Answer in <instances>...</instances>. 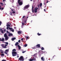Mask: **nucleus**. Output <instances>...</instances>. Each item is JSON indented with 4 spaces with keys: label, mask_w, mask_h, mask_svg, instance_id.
Masks as SVG:
<instances>
[{
    "label": "nucleus",
    "mask_w": 61,
    "mask_h": 61,
    "mask_svg": "<svg viewBox=\"0 0 61 61\" xmlns=\"http://www.w3.org/2000/svg\"><path fill=\"white\" fill-rule=\"evenodd\" d=\"M15 51H16V49H13L12 50V51H13L12 52V54L13 56H15L17 55V52Z\"/></svg>",
    "instance_id": "1"
},
{
    "label": "nucleus",
    "mask_w": 61,
    "mask_h": 61,
    "mask_svg": "<svg viewBox=\"0 0 61 61\" xmlns=\"http://www.w3.org/2000/svg\"><path fill=\"white\" fill-rule=\"evenodd\" d=\"M19 60L20 61H24V60H25V58H24L23 56H21L19 58Z\"/></svg>",
    "instance_id": "2"
},
{
    "label": "nucleus",
    "mask_w": 61,
    "mask_h": 61,
    "mask_svg": "<svg viewBox=\"0 0 61 61\" xmlns=\"http://www.w3.org/2000/svg\"><path fill=\"white\" fill-rule=\"evenodd\" d=\"M4 37H5V39L6 40H7L8 39V37L7 35L6 34H5Z\"/></svg>",
    "instance_id": "3"
},
{
    "label": "nucleus",
    "mask_w": 61,
    "mask_h": 61,
    "mask_svg": "<svg viewBox=\"0 0 61 61\" xmlns=\"http://www.w3.org/2000/svg\"><path fill=\"white\" fill-rule=\"evenodd\" d=\"M29 5H27L24 6V8L25 9H27L28 8H29Z\"/></svg>",
    "instance_id": "4"
},
{
    "label": "nucleus",
    "mask_w": 61,
    "mask_h": 61,
    "mask_svg": "<svg viewBox=\"0 0 61 61\" xmlns=\"http://www.w3.org/2000/svg\"><path fill=\"white\" fill-rule=\"evenodd\" d=\"M40 46H35L34 47H32L33 49H36V48H40Z\"/></svg>",
    "instance_id": "5"
},
{
    "label": "nucleus",
    "mask_w": 61,
    "mask_h": 61,
    "mask_svg": "<svg viewBox=\"0 0 61 61\" xmlns=\"http://www.w3.org/2000/svg\"><path fill=\"white\" fill-rule=\"evenodd\" d=\"M34 9V12L35 13H36L37 12V9H38V8H37V7H36Z\"/></svg>",
    "instance_id": "6"
},
{
    "label": "nucleus",
    "mask_w": 61,
    "mask_h": 61,
    "mask_svg": "<svg viewBox=\"0 0 61 61\" xmlns=\"http://www.w3.org/2000/svg\"><path fill=\"white\" fill-rule=\"evenodd\" d=\"M18 3L20 5H23V1H20Z\"/></svg>",
    "instance_id": "7"
},
{
    "label": "nucleus",
    "mask_w": 61,
    "mask_h": 61,
    "mask_svg": "<svg viewBox=\"0 0 61 61\" xmlns=\"http://www.w3.org/2000/svg\"><path fill=\"white\" fill-rule=\"evenodd\" d=\"M19 44V43L18 42H16L15 44V46H16L18 45L17 46H20L19 45H18Z\"/></svg>",
    "instance_id": "8"
},
{
    "label": "nucleus",
    "mask_w": 61,
    "mask_h": 61,
    "mask_svg": "<svg viewBox=\"0 0 61 61\" xmlns=\"http://www.w3.org/2000/svg\"><path fill=\"white\" fill-rule=\"evenodd\" d=\"M8 36H13V34L10 33H9Z\"/></svg>",
    "instance_id": "9"
},
{
    "label": "nucleus",
    "mask_w": 61,
    "mask_h": 61,
    "mask_svg": "<svg viewBox=\"0 0 61 61\" xmlns=\"http://www.w3.org/2000/svg\"><path fill=\"white\" fill-rule=\"evenodd\" d=\"M25 37L26 38V41H27V39H29V37L28 36H25Z\"/></svg>",
    "instance_id": "10"
},
{
    "label": "nucleus",
    "mask_w": 61,
    "mask_h": 61,
    "mask_svg": "<svg viewBox=\"0 0 61 61\" xmlns=\"http://www.w3.org/2000/svg\"><path fill=\"white\" fill-rule=\"evenodd\" d=\"M34 7L33 6H32V13H34L35 12V10H34Z\"/></svg>",
    "instance_id": "11"
},
{
    "label": "nucleus",
    "mask_w": 61,
    "mask_h": 61,
    "mask_svg": "<svg viewBox=\"0 0 61 61\" xmlns=\"http://www.w3.org/2000/svg\"><path fill=\"white\" fill-rule=\"evenodd\" d=\"M12 41H14V40L16 39V38L15 37H13L11 39Z\"/></svg>",
    "instance_id": "12"
},
{
    "label": "nucleus",
    "mask_w": 61,
    "mask_h": 61,
    "mask_svg": "<svg viewBox=\"0 0 61 61\" xmlns=\"http://www.w3.org/2000/svg\"><path fill=\"white\" fill-rule=\"evenodd\" d=\"M32 60L33 61H36V58H35V57H33L32 58Z\"/></svg>",
    "instance_id": "13"
},
{
    "label": "nucleus",
    "mask_w": 61,
    "mask_h": 61,
    "mask_svg": "<svg viewBox=\"0 0 61 61\" xmlns=\"http://www.w3.org/2000/svg\"><path fill=\"white\" fill-rule=\"evenodd\" d=\"M5 41V39L4 38H2V39L0 40V41Z\"/></svg>",
    "instance_id": "14"
},
{
    "label": "nucleus",
    "mask_w": 61,
    "mask_h": 61,
    "mask_svg": "<svg viewBox=\"0 0 61 61\" xmlns=\"http://www.w3.org/2000/svg\"><path fill=\"white\" fill-rule=\"evenodd\" d=\"M22 33V32L21 31H19L18 32V34H21Z\"/></svg>",
    "instance_id": "15"
},
{
    "label": "nucleus",
    "mask_w": 61,
    "mask_h": 61,
    "mask_svg": "<svg viewBox=\"0 0 61 61\" xmlns=\"http://www.w3.org/2000/svg\"><path fill=\"white\" fill-rule=\"evenodd\" d=\"M41 59L42 60V61H45V58H43V57H42L41 58Z\"/></svg>",
    "instance_id": "16"
},
{
    "label": "nucleus",
    "mask_w": 61,
    "mask_h": 61,
    "mask_svg": "<svg viewBox=\"0 0 61 61\" xmlns=\"http://www.w3.org/2000/svg\"><path fill=\"white\" fill-rule=\"evenodd\" d=\"M1 7H2L0 5V10H3L4 9V8H1Z\"/></svg>",
    "instance_id": "17"
},
{
    "label": "nucleus",
    "mask_w": 61,
    "mask_h": 61,
    "mask_svg": "<svg viewBox=\"0 0 61 61\" xmlns=\"http://www.w3.org/2000/svg\"><path fill=\"white\" fill-rule=\"evenodd\" d=\"M0 30L2 34H4V31H3V30H2V29H0Z\"/></svg>",
    "instance_id": "18"
},
{
    "label": "nucleus",
    "mask_w": 61,
    "mask_h": 61,
    "mask_svg": "<svg viewBox=\"0 0 61 61\" xmlns=\"http://www.w3.org/2000/svg\"><path fill=\"white\" fill-rule=\"evenodd\" d=\"M7 23V25H6V26H9V27H10V25H9V24L8 23Z\"/></svg>",
    "instance_id": "19"
},
{
    "label": "nucleus",
    "mask_w": 61,
    "mask_h": 61,
    "mask_svg": "<svg viewBox=\"0 0 61 61\" xmlns=\"http://www.w3.org/2000/svg\"><path fill=\"white\" fill-rule=\"evenodd\" d=\"M6 44L5 45V46H7V45H8V43L7 42H6L5 43Z\"/></svg>",
    "instance_id": "20"
},
{
    "label": "nucleus",
    "mask_w": 61,
    "mask_h": 61,
    "mask_svg": "<svg viewBox=\"0 0 61 61\" xmlns=\"http://www.w3.org/2000/svg\"><path fill=\"white\" fill-rule=\"evenodd\" d=\"M29 61H33V59H32L31 58H30V59H29Z\"/></svg>",
    "instance_id": "21"
},
{
    "label": "nucleus",
    "mask_w": 61,
    "mask_h": 61,
    "mask_svg": "<svg viewBox=\"0 0 61 61\" xmlns=\"http://www.w3.org/2000/svg\"><path fill=\"white\" fill-rule=\"evenodd\" d=\"M6 46H2V47L3 48H6Z\"/></svg>",
    "instance_id": "22"
},
{
    "label": "nucleus",
    "mask_w": 61,
    "mask_h": 61,
    "mask_svg": "<svg viewBox=\"0 0 61 61\" xmlns=\"http://www.w3.org/2000/svg\"><path fill=\"white\" fill-rule=\"evenodd\" d=\"M1 56H5V55H4V54L2 53L1 54Z\"/></svg>",
    "instance_id": "23"
},
{
    "label": "nucleus",
    "mask_w": 61,
    "mask_h": 61,
    "mask_svg": "<svg viewBox=\"0 0 61 61\" xmlns=\"http://www.w3.org/2000/svg\"><path fill=\"white\" fill-rule=\"evenodd\" d=\"M18 47L19 48L18 49H21V47H20V46H18Z\"/></svg>",
    "instance_id": "24"
},
{
    "label": "nucleus",
    "mask_w": 61,
    "mask_h": 61,
    "mask_svg": "<svg viewBox=\"0 0 61 61\" xmlns=\"http://www.w3.org/2000/svg\"><path fill=\"white\" fill-rule=\"evenodd\" d=\"M37 35H38V36H40V35H41V34H39V33H38L37 34Z\"/></svg>",
    "instance_id": "25"
},
{
    "label": "nucleus",
    "mask_w": 61,
    "mask_h": 61,
    "mask_svg": "<svg viewBox=\"0 0 61 61\" xmlns=\"http://www.w3.org/2000/svg\"><path fill=\"white\" fill-rule=\"evenodd\" d=\"M40 5L41 7L42 6V3H41Z\"/></svg>",
    "instance_id": "26"
},
{
    "label": "nucleus",
    "mask_w": 61,
    "mask_h": 61,
    "mask_svg": "<svg viewBox=\"0 0 61 61\" xmlns=\"http://www.w3.org/2000/svg\"><path fill=\"white\" fill-rule=\"evenodd\" d=\"M5 51L7 52H8L9 51V49L6 50H5Z\"/></svg>",
    "instance_id": "27"
},
{
    "label": "nucleus",
    "mask_w": 61,
    "mask_h": 61,
    "mask_svg": "<svg viewBox=\"0 0 61 61\" xmlns=\"http://www.w3.org/2000/svg\"><path fill=\"white\" fill-rule=\"evenodd\" d=\"M10 31L12 32H14V30L13 29L12 30H11Z\"/></svg>",
    "instance_id": "28"
},
{
    "label": "nucleus",
    "mask_w": 61,
    "mask_h": 61,
    "mask_svg": "<svg viewBox=\"0 0 61 61\" xmlns=\"http://www.w3.org/2000/svg\"><path fill=\"white\" fill-rule=\"evenodd\" d=\"M9 28L10 30H12V29H13L10 27H9Z\"/></svg>",
    "instance_id": "29"
},
{
    "label": "nucleus",
    "mask_w": 61,
    "mask_h": 61,
    "mask_svg": "<svg viewBox=\"0 0 61 61\" xmlns=\"http://www.w3.org/2000/svg\"><path fill=\"white\" fill-rule=\"evenodd\" d=\"M41 49L42 50H43L44 49V48L43 47H42Z\"/></svg>",
    "instance_id": "30"
},
{
    "label": "nucleus",
    "mask_w": 61,
    "mask_h": 61,
    "mask_svg": "<svg viewBox=\"0 0 61 61\" xmlns=\"http://www.w3.org/2000/svg\"><path fill=\"white\" fill-rule=\"evenodd\" d=\"M10 15H12V13L11 12H10Z\"/></svg>",
    "instance_id": "31"
},
{
    "label": "nucleus",
    "mask_w": 61,
    "mask_h": 61,
    "mask_svg": "<svg viewBox=\"0 0 61 61\" xmlns=\"http://www.w3.org/2000/svg\"><path fill=\"white\" fill-rule=\"evenodd\" d=\"M3 3H0V5H2L3 6Z\"/></svg>",
    "instance_id": "32"
},
{
    "label": "nucleus",
    "mask_w": 61,
    "mask_h": 61,
    "mask_svg": "<svg viewBox=\"0 0 61 61\" xmlns=\"http://www.w3.org/2000/svg\"><path fill=\"white\" fill-rule=\"evenodd\" d=\"M40 46V45L39 44H37L36 46Z\"/></svg>",
    "instance_id": "33"
},
{
    "label": "nucleus",
    "mask_w": 61,
    "mask_h": 61,
    "mask_svg": "<svg viewBox=\"0 0 61 61\" xmlns=\"http://www.w3.org/2000/svg\"><path fill=\"white\" fill-rule=\"evenodd\" d=\"M18 42L19 43H20V42H21V41L20 40H19L18 41Z\"/></svg>",
    "instance_id": "34"
},
{
    "label": "nucleus",
    "mask_w": 61,
    "mask_h": 61,
    "mask_svg": "<svg viewBox=\"0 0 61 61\" xmlns=\"http://www.w3.org/2000/svg\"><path fill=\"white\" fill-rule=\"evenodd\" d=\"M21 0H18V3H19V2H21L20 1Z\"/></svg>",
    "instance_id": "35"
},
{
    "label": "nucleus",
    "mask_w": 61,
    "mask_h": 61,
    "mask_svg": "<svg viewBox=\"0 0 61 61\" xmlns=\"http://www.w3.org/2000/svg\"><path fill=\"white\" fill-rule=\"evenodd\" d=\"M25 24V23L23 22L22 23V25H24Z\"/></svg>",
    "instance_id": "36"
},
{
    "label": "nucleus",
    "mask_w": 61,
    "mask_h": 61,
    "mask_svg": "<svg viewBox=\"0 0 61 61\" xmlns=\"http://www.w3.org/2000/svg\"><path fill=\"white\" fill-rule=\"evenodd\" d=\"M2 22H1L0 21V26L1 25V24H2Z\"/></svg>",
    "instance_id": "37"
},
{
    "label": "nucleus",
    "mask_w": 61,
    "mask_h": 61,
    "mask_svg": "<svg viewBox=\"0 0 61 61\" xmlns=\"http://www.w3.org/2000/svg\"><path fill=\"white\" fill-rule=\"evenodd\" d=\"M6 32L7 33H9V34L10 33L9 32H8V30L6 31Z\"/></svg>",
    "instance_id": "38"
},
{
    "label": "nucleus",
    "mask_w": 61,
    "mask_h": 61,
    "mask_svg": "<svg viewBox=\"0 0 61 61\" xmlns=\"http://www.w3.org/2000/svg\"><path fill=\"white\" fill-rule=\"evenodd\" d=\"M15 11H14L12 12V13H13V14H15Z\"/></svg>",
    "instance_id": "39"
},
{
    "label": "nucleus",
    "mask_w": 61,
    "mask_h": 61,
    "mask_svg": "<svg viewBox=\"0 0 61 61\" xmlns=\"http://www.w3.org/2000/svg\"><path fill=\"white\" fill-rule=\"evenodd\" d=\"M26 52V51H23L22 52V53H25Z\"/></svg>",
    "instance_id": "40"
},
{
    "label": "nucleus",
    "mask_w": 61,
    "mask_h": 61,
    "mask_svg": "<svg viewBox=\"0 0 61 61\" xmlns=\"http://www.w3.org/2000/svg\"><path fill=\"white\" fill-rule=\"evenodd\" d=\"M24 46H27V44H25V45H24Z\"/></svg>",
    "instance_id": "41"
},
{
    "label": "nucleus",
    "mask_w": 61,
    "mask_h": 61,
    "mask_svg": "<svg viewBox=\"0 0 61 61\" xmlns=\"http://www.w3.org/2000/svg\"><path fill=\"white\" fill-rule=\"evenodd\" d=\"M21 40L22 41H24V39H23V38L21 39Z\"/></svg>",
    "instance_id": "42"
},
{
    "label": "nucleus",
    "mask_w": 61,
    "mask_h": 61,
    "mask_svg": "<svg viewBox=\"0 0 61 61\" xmlns=\"http://www.w3.org/2000/svg\"><path fill=\"white\" fill-rule=\"evenodd\" d=\"M24 22H25L24 24H25V23H26V20H25L24 21Z\"/></svg>",
    "instance_id": "43"
},
{
    "label": "nucleus",
    "mask_w": 61,
    "mask_h": 61,
    "mask_svg": "<svg viewBox=\"0 0 61 61\" xmlns=\"http://www.w3.org/2000/svg\"><path fill=\"white\" fill-rule=\"evenodd\" d=\"M4 53H5L6 54V55H7V53H6V52H4Z\"/></svg>",
    "instance_id": "44"
},
{
    "label": "nucleus",
    "mask_w": 61,
    "mask_h": 61,
    "mask_svg": "<svg viewBox=\"0 0 61 61\" xmlns=\"http://www.w3.org/2000/svg\"><path fill=\"white\" fill-rule=\"evenodd\" d=\"M2 61H6L5 60H2Z\"/></svg>",
    "instance_id": "45"
},
{
    "label": "nucleus",
    "mask_w": 61,
    "mask_h": 61,
    "mask_svg": "<svg viewBox=\"0 0 61 61\" xmlns=\"http://www.w3.org/2000/svg\"><path fill=\"white\" fill-rule=\"evenodd\" d=\"M25 16H24L22 18H25Z\"/></svg>",
    "instance_id": "46"
},
{
    "label": "nucleus",
    "mask_w": 61,
    "mask_h": 61,
    "mask_svg": "<svg viewBox=\"0 0 61 61\" xmlns=\"http://www.w3.org/2000/svg\"><path fill=\"white\" fill-rule=\"evenodd\" d=\"M8 28H9V27H7V30H8Z\"/></svg>",
    "instance_id": "47"
},
{
    "label": "nucleus",
    "mask_w": 61,
    "mask_h": 61,
    "mask_svg": "<svg viewBox=\"0 0 61 61\" xmlns=\"http://www.w3.org/2000/svg\"><path fill=\"white\" fill-rule=\"evenodd\" d=\"M0 53H4V52L3 51H0Z\"/></svg>",
    "instance_id": "48"
},
{
    "label": "nucleus",
    "mask_w": 61,
    "mask_h": 61,
    "mask_svg": "<svg viewBox=\"0 0 61 61\" xmlns=\"http://www.w3.org/2000/svg\"><path fill=\"white\" fill-rule=\"evenodd\" d=\"M1 46H4V44H1Z\"/></svg>",
    "instance_id": "49"
},
{
    "label": "nucleus",
    "mask_w": 61,
    "mask_h": 61,
    "mask_svg": "<svg viewBox=\"0 0 61 61\" xmlns=\"http://www.w3.org/2000/svg\"><path fill=\"white\" fill-rule=\"evenodd\" d=\"M36 55V54H34V55H33V56H36L35 55Z\"/></svg>",
    "instance_id": "50"
},
{
    "label": "nucleus",
    "mask_w": 61,
    "mask_h": 61,
    "mask_svg": "<svg viewBox=\"0 0 61 61\" xmlns=\"http://www.w3.org/2000/svg\"><path fill=\"white\" fill-rule=\"evenodd\" d=\"M44 11H45V12H46V9H44Z\"/></svg>",
    "instance_id": "51"
},
{
    "label": "nucleus",
    "mask_w": 61,
    "mask_h": 61,
    "mask_svg": "<svg viewBox=\"0 0 61 61\" xmlns=\"http://www.w3.org/2000/svg\"><path fill=\"white\" fill-rule=\"evenodd\" d=\"M11 10L12 11H14V10H13L11 9Z\"/></svg>",
    "instance_id": "52"
},
{
    "label": "nucleus",
    "mask_w": 61,
    "mask_h": 61,
    "mask_svg": "<svg viewBox=\"0 0 61 61\" xmlns=\"http://www.w3.org/2000/svg\"><path fill=\"white\" fill-rule=\"evenodd\" d=\"M38 7H39V5H37Z\"/></svg>",
    "instance_id": "53"
},
{
    "label": "nucleus",
    "mask_w": 61,
    "mask_h": 61,
    "mask_svg": "<svg viewBox=\"0 0 61 61\" xmlns=\"http://www.w3.org/2000/svg\"><path fill=\"white\" fill-rule=\"evenodd\" d=\"M0 51H3L2 50H0Z\"/></svg>",
    "instance_id": "54"
},
{
    "label": "nucleus",
    "mask_w": 61,
    "mask_h": 61,
    "mask_svg": "<svg viewBox=\"0 0 61 61\" xmlns=\"http://www.w3.org/2000/svg\"><path fill=\"white\" fill-rule=\"evenodd\" d=\"M3 2H5V0H3Z\"/></svg>",
    "instance_id": "55"
},
{
    "label": "nucleus",
    "mask_w": 61,
    "mask_h": 61,
    "mask_svg": "<svg viewBox=\"0 0 61 61\" xmlns=\"http://www.w3.org/2000/svg\"><path fill=\"white\" fill-rule=\"evenodd\" d=\"M48 1H47V2L46 3H48Z\"/></svg>",
    "instance_id": "56"
},
{
    "label": "nucleus",
    "mask_w": 61,
    "mask_h": 61,
    "mask_svg": "<svg viewBox=\"0 0 61 61\" xmlns=\"http://www.w3.org/2000/svg\"><path fill=\"white\" fill-rule=\"evenodd\" d=\"M6 31V30H5H5H4V31H5V32Z\"/></svg>",
    "instance_id": "57"
},
{
    "label": "nucleus",
    "mask_w": 61,
    "mask_h": 61,
    "mask_svg": "<svg viewBox=\"0 0 61 61\" xmlns=\"http://www.w3.org/2000/svg\"><path fill=\"white\" fill-rule=\"evenodd\" d=\"M1 39L0 38V41H1Z\"/></svg>",
    "instance_id": "58"
},
{
    "label": "nucleus",
    "mask_w": 61,
    "mask_h": 61,
    "mask_svg": "<svg viewBox=\"0 0 61 61\" xmlns=\"http://www.w3.org/2000/svg\"><path fill=\"white\" fill-rule=\"evenodd\" d=\"M17 57H19V56H18Z\"/></svg>",
    "instance_id": "59"
},
{
    "label": "nucleus",
    "mask_w": 61,
    "mask_h": 61,
    "mask_svg": "<svg viewBox=\"0 0 61 61\" xmlns=\"http://www.w3.org/2000/svg\"><path fill=\"white\" fill-rule=\"evenodd\" d=\"M30 1H33V0H30Z\"/></svg>",
    "instance_id": "60"
},
{
    "label": "nucleus",
    "mask_w": 61,
    "mask_h": 61,
    "mask_svg": "<svg viewBox=\"0 0 61 61\" xmlns=\"http://www.w3.org/2000/svg\"><path fill=\"white\" fill-rule=\"evenodd\" d=\"M14 28H15V29L16 28V27H14Z\"/></svg>",
    "instance_id": "61"
},
{
    "label": "nucleus",
    "mask_w": 61,
    "mask_h": 61,
    "mask_svg": "<svg viewBox=\"0 0 61 61\" xmlns=\"http://www.w3.org/2000/svg\"><path fill=\"white\" fill-rule=\"evenodd\" d=\"M31 23H32V20H31Z\"/></svg>",
    "instance_id": "62"
},
{
    "label": "nucleus",
    "mask_w": 61,
    "mask_h": 61,
    "mask_svg": "<svg viewBox=\"0 0 61 61\" xmlns=\"http://www.w3.org/2000/svg\"><path fill=\"white\" fill-rule=\"evenodd\" d=\"M44 5H45V3H44Z\"/></svg>",
    "instance_id": "63"
},
{
    "label": "nucleus",
    "mask_w": 61,
    "mask_h": 61,
    "mask_svg": "<svg viewBox=\"0 0 61 61\" xmlns=\"http://www.w3.org/2000/svg\"><path fill=\"white\" fill-rule=\"evenodd\" d=\"M25 47H26V46H24Z\"/></svg>",
    "instance_id": "64"
}]
</instances>
